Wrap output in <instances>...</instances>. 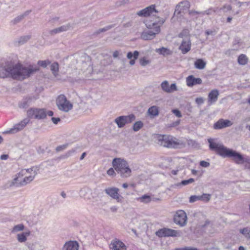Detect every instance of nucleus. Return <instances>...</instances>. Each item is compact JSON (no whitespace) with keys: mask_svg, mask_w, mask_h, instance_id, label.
<instances>
[{"mask_svg":"<svg viewBox=\"0 0 250 250\" xmlns=\"http://www.w3.org/2000/svg\"><path fill=\"white\" fill-rule=\"evenodd\" d=\"M0 77L12 78L14 80L22 81L29 77L39 70V67H24L20 63L15 64L12 61H6L0 65Z\"/></svg>","mask_w":250,"mask_h":250,"instance_id":"f257e3e1","label":"nucleus"},{"mask_svg":"<svg viewBox=\"0 0 250 250\" xmlns=\"http://www.w3.org/2000/svg\"><path fill=\"white\" fill-rule=\"evenodd\" d=\"M209 148L210 150L215 151L217 154L222 157L233 158L236 164H243L245 157L240 153L232 149L228 148L223 145H219L213 142L211 138L208 139Z\"/></svg>","mask_w":250,"mask_h":250,"instance_id":"f03ea898","label":"nucleus"},{"mask_svg":"<svg viewBox=\"0 0 250 250\" xmlns=\"http://www.w3.org/2000/svg\"><path fill=\"white\" fill-rule=\"evenodd\" d=\"M37 172L33 168L22 169L12 180L10 186L21 187L32 182Z\"/></svg>","mask_w":250,"mask_h":250,"instance_id":"7ed1b4c3","label":"nucleus"},{"mask_svg":"<svg viewBox=\"0 0 250 250\" xmlns=\"http://www.w3.org/2000/svg\"><path fill=\"white\" fill-rule=\"evenodd\" d=\"M112 166L122 178H128L131 176V169L127 161L121 158H115L112 161Z\"/></svg>","mask_w":250,"mask_h":250,"instance_id":"20e7f679","label":"nucleus"},{"mask_svg":"<svg viewBox=\"0 0 250 250\" xmlns=\"http://www.w3.org/2000/svg\"><path fill=\"white\" fill-rule=\"evenodd\" d=\"M157 141L158 144L167 148H177L184 146L182 141L170 135H158Z\"/></svg>","mask_w":250,"mask_h":250,"instance_id":"39448f33","label":"nucleus"},{"mask_svg":"<svg viewBox=\"0 0 250 250\" xmlns=\"http://www.w3.org/2000/svg\"><path fill=\"white\" fill-rule=\"evenodd\" d=\"M165 20L161 18L157 22H154L151 24H146V27L148 29L153 30H145L141 35V38L144 40H149L154 39L155 35L160 32V27L165 22Z\"/></svg>","mask_w":250,"mask_h":250,"instance_id":"423d86ee","label":"nucleus"},{"mask_svg":"<svg viewBox=\"0 0 250 250\" xmlns=\"http://www.w3.org/2000/svg\"><path fill=\"white\" fill-rule=\"evenodd\" d=\"M56 105L60 110L65 112H68L73 108L72 104L62 94L59 95L57 98Z\"/></svg>","mask_w":250,"mask_h":250,"instance_id":"0eeeda50","label":"nucleus"},{"mask_svg":"<svg viewBox=\"0 0 250 250\" xmlns=\"http://www.w3.org/2000/svg\"><path fill=\"white\" fill-rule=\"evenodd\" d=\"M29 119H44L46 117V111L44 108H31L27 111Z\"/></svg>","mask_w":250,"mask_h":250,"instance_id":"6e6552de","label":"nucleus"},{"mask_svg":"<svg viewBox=\"0 0 250 250\" xmlns=\"http://www.w3.org/2000/svg\"><path fill=\"white\" fill-rule=\"evenodd\" d=\"M136 119L135 116L133 114H130L127 116H120L116 118L114 122L117 125L119 128H122L127 124L132 123Z\"/></svg>","mask_w":250,"mask_h":250,"instance_id":"1a4fd4ad","label":"nucleus"},{"mask_svg":"<svg viewBox=\"0 0 250 250\" xmlns=\"http://www.w3.org/2000/svg\"><path fill=\"white\" fill-rule=\"evenodd\" d=\"M158 11L156 9L155 5L152 4L146 8L138 11L136 13L137 15L141 17H147L150 16H156V14Z\"/></svg>","mask_w":250,"mask_h":250,"instance_id":"9d476101","label":"nucleus"},{"mask_svg":"<svg viewBox=\"0 0 250 250\" xmlns=\"http://www.w3.org/2000/svg\"><path fill=\"white\" fill-rule=\"evenodd\" d=\"M174 222L181 227L185 226L187 223L186 213L182 210L177 211L174 216Z\"/></svg>","mask_w":250,"mask_h":250,"instance_id":"9b49d317","label":"nucleus"},{"mask_svg":"<svg viewBox=\"0 0 250 250\" xmlns=\"http://www.w3.org/2000/svg\"><path fill=\"white\" fill-rule=\"evenodd\" d=\"M29 122L30 119L28 117L25 118L19 123L15 125L13 128L4 131L3 133L5 134H14L17 133L23 129Z\"/></svg>","mask_w":250,"mask_h":250,"instance_id":"f8f14e48","label":"nucleus"},{"mask_svg":"<svg viewBox=\"0 0 250 250\" xmlns=\"http://www.w3.org/2000/svg\"><path fill=\"white\" fill-rule=\"evenodd\" d=\"M155 234L159 237H176L179 235V232L177 230L164 228L159 229L156 232Z\"/></svg>","mask_w":250,"mask_h":250,"instance_id":"ddd939ff","label":"nucleus"},{"mask_svg":"<svg viewBox=\"0 0 250 250\" xmlns=\"http://www.w3.org/2000/svg\"><path fill=\"white\" fill-rule=\"evenodd\" d=\"M105 192L118 202H121L123 197L119 194V189L117 188H108L105 189Z\"/></svg>","mask_w":250,"mask_h":250,"instance_id":"4468645a","label":"nucleus"},{"mask_svg":"<svg viewBox=\"0 0 250 250\" xmlns=\"http://www.w3.org/2000/svg\"><path fill=\"white\" fill-rule=\"evenodd\" d=\"M191 46V43L190 38H186L183 39L179 49L183 54H185L190 51Z\"/></svg>","mask_w":250,"mask_h":250,"instance_id":"2eb2a0df","label":"nucleus"},{"mask_svg":"<svg viewBox=\"0 0 250 250\" xmlns=\"http://www.w3.org/2000/svg\"><path fill=\"white\" fill-rule=\"evenodd\" d=\"M110 248L112 250H126L125 244L119 239L113 240L110 243Z\"/></svg>","mask_w":250,"mask_h":250,"instance_id":"dca6fc26","label":"nucleus"},{"mask_svg":"<svg viewBox=\"0 0 250 250\" xmlns=\"http://www.w3.org/2000/svg\"><path fill=\"white\" fill-rule=\"evenodd\" d=\"M232 125V123L230 121L220 119L214 124L213 127L215 129H220L230 126Z\"/></svg>","mask_w":250,"mask_h":250,"instance_id":"f3484780","label":"nucleus"},{"mask_svg":"<svg viewBox=\"0 0 250 250\" xmlns=\"http://www.w3.org/2000/svg\"><path fill=\"white\" fill-rule=\"evenodd\" d=\"M189 7L190 3L188 1H182L176 6L174 14L177 13L178 14H179L181 13H184L185 10L188 9Z\"/></svg>","mask_w":250,"mask_h":250,"instance_id":"a211bd4d","label":"nucleus"},{"mask_svg":"<svg viewBox=\"0 0 250 250\" xmlns=\"http://www.w3.org/2000/svg\"><path fill=\"white\" fill-rule=\"evenodd\" d=\"M71 27V25L69 23L65 25H62L59 27L51 30L49 33L51 36H54V35L60 33L61 32L67 31L69 30Z\"/></svg>","mask_w":250,"mask_h":250,"instance_id":"6ab92c4d","label":"nucleus"},{"mask_svg":"<svg viewBox=\"0 0 250 250\" xmlns=\"http://www.w3.org/2000/svg\"><path fill=\"white\" fill-rule=\"evenodd\" d=\"M187 84L188 86H193L202 83V80L199 78H195L193 75L188 76L186 79Z\"/></svg>","mask_w":250,"mask_h":250,"instance_id":"aec40b11","label":"nucleus"},{"mask_svg":"<svg viewBox=\"0 0 250 250\" xmlns=\"http://www.w3.org/2000/svg\"><path fill=\"white\" fill-rule=\"evenodd\" d=\"M79 245L76 241H69L66 242L62 250H78Z\"/></svg>","mask_w":250,"mask_h":250,"instance_id":"412c9836","label":"nucleus"},{"mask_svg":"<svg viewBox=\"0 0 250 250\" xmlns=\"http://www.w3.org/2000/svg\"><path fill=\"white\" fill-rule=\"evenodd\" d=\"M219 95V92L217 89L212 90L208 95V102L209 104L215 103L217 101Z\"/></svg>","mask_w":250,"mask_h":250,"instance_id":"4be33fe9","label":"nucleus"},{"mask_svg":"<svg viewBox=\"0 0 250 250\" xmlns=\"http://www.w3.org/2000/svg\"><path fill=\"white\" fill-rule=\"evenodd\" d=\"M139 56V52L138 51H134L133 52H128L127 53L126 57L128 59L130 60L129 64L131 65H133L135 63V61L137 60Z\"/></svg>","mask_w":250,"mask_h":250,"instance_id":"5701e85b","label":"nucleus"},{"mask_svg":"<svg viewBox=\"0 0 250 250\" xmlns=\"http://www.w3.org/2000/svg\"><path fill=\"white\" fill-rule=\"evenodd\" d=\"M155 52L160 55H163L164 56H167L168 55H170L172 53V51L167 48L162 47L159 48H157L155 50Z\"/></svg>","mask_w":250,"mask_h":250,"instance_id":"b1692460","label":"nucleus"},{"mask_svg":"<svg viewBox=\"0 0 250 250\" xmlns=\"http://www.w3.org/2000/svg\"><path fill=\"white\" fill-rule=\"evenodd\" d=\"M31 12V10H28L25 11L23 14L20 15L16 17L12 21V22L13 24H16L20 22L24 17L27 16Z\"/></svg>","mask_w":250,"mask_h":250,"instance_id":"393cba45","label":"nucleus"},{"mask_svg":"<svg viewBox=\"0 0 250 250\" xmlns=\"http://www.w3.org/2000/svg\"><path fill=\"white\" fill-rule=\"evenodd\" d=\"M50 70L54 77H56L58 75L59 70V63L57 62L52 63L50 65Z\"/></svg>","mask_w":250,"mask_h":250,"instance_id":"a878e982","label":"nucleus"},{"mask_svg":"<svg viewBox=\"0 0 250 250\" xmlns=\"http://www.w3.org/2000/svg\"><path fill=\"white\" fill-rule=\"evenodd\" d=\"M194 182V179L193 178H190L188 180H182L181 182L175 184L174 185L172 186L173 188H176L181 186H186L188 184H191Z\"/></svg>","mask_w":250,"mask_h":250,"instance_id":"bb28decb","label":"nucleus"},{"mask_svg":"<svg viewBox=\"0 0 250 250\" xmlns=\"http://www.w3.org/2000/svg\"><path fill=\"white\" fill-rule=\"evenodd\" d=\"M206 65V62L202 59H198L194 62L195 68L198 69H204Z\"/></svg>","mask_w":250,"mask_h":250,"instance_id":"cd10ccee","label":"nucleus"},{"mask_svg":"<svg viewBox=\"0 0 250 250\" xmlns=\"http://www.w3.org/2000/svg\"><path fill=\"white\" fill-rule=\"evenodd\" d=\"M148 113L153 117H156L159 114V110L156 106H152L148 109Z\"/></svg>","mask_w":250,"mask_h":250,"instance_id":"c85d7f7f","label":"nucleus"},{"mask_svg":"<svg viewBox=\"0 0 250 250\" xmlns=\"http://www.w3.org/2000/svg\"><path fill=\"white\" fill-rule=\"evenodd\" d=\"M137 200L141 203L147 204L152 201V198L149 195L145 194L141 197L137 198Z\"/></svg>","mask_w":250,"mask_h":250,"instance_id":"c756f323","label":"nucleus"},{"mask_svg":"<svg viewBox=\"0 0 250 250\" xmlns=\"http://www.w3.org/2000/svg\"><path fill=\"white\" fill-rule=\"evenodd\" d=\"M30 99L26 98L23 99L21 102H20L19 104V106L20 108H27L30 104Z\"/></svg>","mask_w":250,"mask_h":250,"instance_id":"7c9ffc66","label":"nucleus"},{"mask_svg":"<svg viewBox=\"0 0 250 250\" xmlns=\"http://www.w3.org/2000/svg\"><path fill=\"white\" fill-rule=\"evenodd\" d=\"M239 231L246 238L250 240V228L248 227L240 229Z\"/></svg>","mask_w":250,"mask_h":250,"instance_id":"2f4dec72","label":"nucleus"},{"mask_svg":"<svg viewBox=\"0 0 250 250\" xmlns=\"http://www.w3.org/2000/svg\"><path fill=\"white\" fill-rule=\"evenodd\" d=\"M30 232L22 233L17 235V239L19 242H24L27 240V236L29 235Z\"/></svg>","mask_w":250,"mask_h":250,"instance_id":"473e14b6","label":"nucleus"},{"mask_svg":"<svg viewBox=\"0 0 250 250\" xmlns=\"http://www.w3.org/2000/svg\"><path fill=\"white\" fill-rule=\"evenodd\" d=\"M31 38V36L30 35L21 36L18 40V43L20 45H21L26 43Z\"/></svg>","mask_w":250,"mask_h":250,"instance_id":"72a5a7b5","label":"nucleus"},{"mask_svg":"<svg viewBox=\"0 0 250 250\" xmlns=\"http://www.w3.org/2000/svg\"><path fill=\"white\" fill-rule=\"evenodd\" d=\"M143 122L141 121L136 122L132 126V129L134 131H138L143 126Z\"/></svg>","mask_w":250,"mask_h":250,"instance_id":"f704fd0d","label":"nucleus"},{"mask_svg":"<svg viewBox=\"0 0 250 250\" xmlns=\"http://www.w3.org/2000/svg\"><path fill=\"white\" fill-rule=\"evenodd\" d=\"M238 62L242 65L246 64L248 62V59L246 56L244 54L240 55L238 58Z\"/></svg>","mask_w":250,"mask_h":250,"instance_id":"c9c22d12","label":"nucleus"},{"mask_svg":"<svg viewBox=\"0 0 250 250\" xmlns=\"http://www.w3.org/2000/svg\"><path fill=\"white\" fill-rule=\"evenodd\" d=\"M151 62L150 60L147 59L146 57H144L140 59L139 63L142 66H146Z\"/></svg>","mask_w":250,"mask_h":250,"instance_id":"e433bc0d","label":"nucleus"},{"mask_svg":"<svg viewBox=\"0 0 250 250\" xmlns=\"http://www.w3.org/2000/svg\"><path fill=\"white\" fill-rule=\"evenodd\" d=\"M24 229V226L22 224L17 225L13 228L11 232L12 233H15L18 231H22Z\"/></svg>","mask_w":250,"mask_h":250,"instance_id":"4c0bfd02","label":"nucleus"},{"mask_svg":"<svg viewBox=\"0 0 250 250\" xmlns=\"http://www.w3.org/2000/svg\"><path fill=\"white\" fill-rule=\"evenodd\" d=\"M113 27V25H110L106 26L104 28H100V29H98L94 33V35H98L102 32H105L107 30H109Z\"/></svg>","mask_w":250,"mask_h":250,"instance_id":"58836bf2","label":"nucleus"},{"mask_svg":"<svg viewBox=\"0 0 250 250\" xmlns=\"http://www.w3.org/2000/svg\"><path fill=\"white\" fill-rule=\"evenodd\" d=\"M162 89L165 92L168 93L169 92V83L167 81H165L162 83L161 84Z\"/></svg>","mask_w":250,"mask_h":250,"instance_id":"ea45409f","label":"nucleus"},{"mask_svg":"<svg viewBox=\"0 0 250 250\" xmlns=\"http://www.w3.org/2000/svg\"><path fill=\"white\" fill-rule=\"evenodd\" d=\"M51 63V62L49 60H46L44 61H39L38 62V64L43 67L45 68L48 65Z\"/></svg>","mask_w":250,"mask_h":250,"instance_id":"a19ab883","label":"nucleus"},{"mask_svg":"<svg viewBox=\"0 0 250 250\" xmlns=\"http://www.w3.org/2000/svg\"><path fill=\"white\" fill-rule=\"evenodd\" d=\"M188 34V29H184L179 34L178 37L183 38V39L186 38H189Z\"/></svg>","mask_w":250,"mask_h":250,"instance_id":"79ce46f5","label":"nucleus"},{"mask_svg":"<svg viewBox=\"0 0 250 250\" xmlns=\"http://www.w3.org/2000/svg\"><path fill=\"white\" fill-rule=\"evenodd\" d=\"M201 199L200 200L205 202H208L210 199L211 195L209 194L204 193L202 195H200Z\"/></svg>","mask_w":250,"mask_h":250,"instance_id":"37998d69","label":"nucleus"},{"mask_svg":"<svg viewBox=\"0 0 250 250\" xmlns=\"http://www.w3.org/2000/svg\"><path fill=\"white\" fill-rule=\"evenodd\" d=\"M243 164H245V168L250 169V157L246 156Z\"/></svg>","mask_w":250,"mask_h":250,"instance_id":"c03bdc74","label":"nucleus"},{"mask_svg":"<svg viewBox=\"0 0 250 250\" xmlns=\"http://www.w3.org/2000/svg\"><path fill=\"white\" fill-rule=\"evenodd\" d=\"M200 195H192L189 197V202L190 203H194L197 201L200 200Z\"/></svg>","mask_w":250,"mask_h":250,"instance_id":"a18cd8bd","label":"nucleus"},{"mask_svg":"<svg viewBox=\"0 0 250 250\" xmlns=\"http://www.w3.org/2000/svg\"><path fill=\"white\" fill-rule=\"evenodd\" d=\"M207 36H214L217 33V31L215 29L207 30L205 32Z\"/></svg>","mask_w":250,"mask_h":250,"instance_id":"49530a36","label":"nucleus"},{"mask_svg":"<svg viewBox=\"0 0 250 250\" xmlns=\"http://www.w3.org/2000/svg\"><path fill=\"white\" fill-rule=\"evenodd\" d=\"M176 250H200L196 248L191 247H185L184 248H178Z\"/></svg>","mask_w":250,"mask_h":250,"instance_id":"de8ad7c7","label":"nucleus"},{"mask_svg":"<svg viewBox=\"0 0 250 250\" xmlns=\"http://www.w3.org/2000/svg\"><path fill=\"white\" fill-rule=\"evenodd\" d=\"M172 112L177 117L180 118L182 116L180 111L177 109L172 110Z\"/></svg>","mask_w":250,"mask_h":250,"instance_id":"09e8293b","label":"nucleus"},{"mask_svg":"<svg viewBox=\"0 0 250 250\" xmlns=\"http://www.w3.org/2000/svg\"><path fill=\"white\" fill-rule=\"evenodd\" d=\"M115 169L114 168H110L107 171V174L108 175H110V176H114L115 175Z\"/></svg>","mask_w":250,"mask_h":250,"instance_id":"8fccbe9b","label":"nucleus"},{"mask_svg":"<svg viewBox=\"0 0 250 250\" xmlns=\"http://www.w3.org/2000/svg\"><path fill=\"white\" fill-rule=\"evenodd\" d=\"M200 165L202 167H207L209 166L210 164L208 162L205 161H201L200 162Z\"/></svg>","mask_w":250,"mask_h":250,"instance_id":"3c124183","label":"nucleus"},{"mask_svg":"<svg viewBox=\"0 0 250 250\" xmlns=\"http://www.w3.org/2000/svg\"><path fill=\"white\" fill-rule=\"evenodd\" d=\"M169 92L168 93H171L174 91L177 90V86L175 83H172L169 86Z\"/></svg>","mask_w":250,"mask_h":250,"instance_id":"603ef678","label":"nucleus"},{"mask_svg":"<svg viewBox=\"0 0 250 250\" xmlns=\"http://www.w3.org/2000/svg\"><path fill=\"white\" fill-rule=\"evenodd\" d=\"M240 46V42H237L236 41H235L233 44V49L237 50L239 49Z\"/></svg>","mask_w":250,"mask_h":250,"instance_id":"864d4df0","label":"nucleus"},{"mask_svg":"<svg viewBox=\"0 0 250 250\" xmlns=\"http://www.w3.org/2000/svg\"><path fill=\"white\" fill-rule=\"evenodd\" d=\"M197 104L200 105L204 103V99L202 97L197 98L195 100Z\"/></svg>","mask_w":250,"mask_h":250,"instance_id":"5fc2aeb1","label":"nucleus"},{"mask_svg":"<svg viewBox=\"0 0 250 250\" xmlns=\"http://www.w3.org/2000/svg\"><path fill=\"white\" fill-rule=\"evenodd\" d=\"M223 9L225 12L229 11L231 10V6L229 4L225 5L224 6Z\"/></svg>","mask_w":250,"mask_h":250,"instance_id":"6e6d98bb","label":"nucleus"},{"mask_svg":"<svg viewBox=\"0 0 250 250\" xmlns=\"http://www.w3.org/2000/svg\"><path fill=\"white\" fill-rule=\"evenodd\" d=\"M51 120L54 124L57 125L61 121V119L60 118L52 117Z\"/></svg>","mask_w":250,"mask_h":250,"instance_id":"4d7b16f0","label":"nucleus"},{"mask_svg":"<svg viewBox=\"0 0 250 250\" xmlns=\"http://www.w3.org/2000/svg\"><path fill=\"white\" fill-rule=\"evenodd\" d=\"M59 20V18L58 17H53L49 20V22L54 23L56 21H58Z\"/></svg>","mask_w":250,"mask_h":250,"instance_id":"13d9d810","label":"nucleus"},{"mask_svg":"<svg viewBox=\"0 0 250 250\" xmlns=\"http://www.w3.org/2000/svg\"><path fill=\"white\" fill-rule=\"evenodd\" d=\"M66 145L60 146L56 148V150L57 151H61V150L65 149L66 148Z\"/></svg>","mask_w":250,"mask_h":250,"instance_id":"bf43d9fd","label":"nucleus"},{"mask_svg":"<svg viewBox=\"0 0 250 250\" xmlns=\"http://www.w3.org/2000/svg\"><path fill=\"white\" fill-rule=\"evenodd\" d=\"M200 13L196 11H189V14L190 16H194L200 14Z\"/></svg>","mask_w":250,"mask_h":250,"instance_id":"052dcab7","label":"nucleus"},{"mask_svg":"<svg viewBox=\"0 0 250 250\" xmlns=\"http://www.w3.org/2000/svg\"><path fill=\"white\" fill-rule=\"evenodd\" d=\"M8 158V155L7 154H2L0 156V158L2 160H7Z\"/></svg>","mask_w":250,"mask_h":250,"instance_id":"680f3d73","label":"nucleus"},{"mask_svg":"<svg viewBox=\"0 0 250 250\" xmlns=\"http://www.w3.org/2000/svg\"><path fill=\"white\" fill-rule=\"evenodd\" d=\"M179 124H180V120H178L177 121L172 123L171 126H173V127L176 126L178 125H179Z\"/></svg>","mask_w":250,"mask_h":250,"instance_id":"e2e57ef3","label":"nucleus"},{"mask_svg":"<svg viewBox=\"0 0 250 250\" xmlns=\"http://www.w3.org/2000/svg\"><path fill=\"white\" fill-rule=\"evenodd\" d=\"M110 209L112 212H115L117 210V208L116 206H113L110 208Z\"/></svg>","mask_w":250,"mask_h":250,"instance_id":"0e129e2a","label":"nucleus"},{"mask_svg":"<svg viewBox=\"0 0 250 250\" xmlns=\"http://www.w3.org/2000/svg\"><path fill=\"white\" fill-rule=\"evenodd\" d=\"M75 152V150L74 149H72L69 151H68L67 152V155L68 156H71L73 153H74Z\"/></svg>","mask_w":250,"mask_h":250,"instance_id":"69168bd1","label":"nucleus"},{"mask_svg":"<svg viewBox=\"0 0 250 250\" xmlns=\"http://www.w3.org/2000/svg\"><path fill=\"white\" fill-rule=\"evenodd\" d=\"M119 56V52L118 51H115L113 52V57L114 58H117Z\"/></svg>","mask_w":250,"mask_h":250,"instance_id":"338daca9","label":"nucleus"},{"mask_svg":"<svg viewBox=\"0 0 250 250\" xmlns=\"http://www.w3.org/2000/svg\"><path fill=\"white\" fill-rule=\"evenodd\" d=\"M53 114L54 113L52 111H48L47 112H46V115H48L49 116H52Z\"/></svg>","mask_w":250,"mask_h":250,"instance_id":"774afa93","label":"nucleus"}]
</instances>
